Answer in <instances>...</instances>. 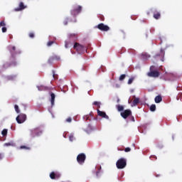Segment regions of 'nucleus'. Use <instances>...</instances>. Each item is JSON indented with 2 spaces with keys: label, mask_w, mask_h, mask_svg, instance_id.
Here are the masks:
<instances>
[{
  "label": "nucleus",
  "mask_w": 182,
  "mask_h": 182,
  "mask_svg": "<svg viewBox=\"0 0 182 182\" xmlns=\"http://www.w3.org/2000/svg\"><path fill=\"white\" fill-rule=\"evenodd\" d=\"M74 49L77 52V53H85L87 52V48L79 43H75L73 46Z\"/></svg>",
  "instance_id": "nucleus-1"
},
{
  "label": "nucleus",
  "mask_w": 182,
  "mask_h": 182,
  "mask_svg": "<svg viewBox=\"0 0 182 182\" xmlns=\"http://www.w3.org/2000/svg\"><path fill=\"white\" fill-rule=\"evenodd\" d=\"M42 129L39 127L34 128L30 130V136L31 139H35V137H39L42 135Z\"/></svg>",
  "instance_id": "nucleus-2"
},
{
  "label": "nucleus",
  "mask_w": 182,
  "mask_h": 182,
  "mask_svg": "<svg viewBox=\"0 0 182 182\" xmlns=\"http://www.w3.org/2000/svg\"><path fill=\"white\" fill-rule=\"evenodd\" d=\"M9 50L11 53V57L14 59L16 58V55H21V50L17 49L15 46H10L9 47Z\"/></svg>",
  "instance_id": "nucleus-3"
},
{
  "label": "nucleus",
  "mask_w": 182,
  "mask_h": 182,
  "mask_svg": "<svg viewBox=\"0 0 182 182\" xmlns=\"http://www.w3.org/2000/svg\"><path fill=\"white\" fill-rule=\"evenodd\" d=\"M16 66H18V62H16V59L15 58H12V57H11L9 63H5L3 65L4 69H8V68H15Z\"/></svg>",
  "instance_id": "nucleus-4"
},
{
  "label": "nucleus",
  "mask_w": 182,
  "mask_h": 182,
  "mask_svg": "<svg viewBox=\"0 0 182 182\" xmlns=\"http://www.w3.org/2000/svg\"><path fill=\"white\" fill-rule=\"evenodd\" d=\"M116 166L118 169L122 170L127 166V161L124 158H121L117 161Z\"/></svg>",
  "instance_id": "nucleus-5"
},
{
  "label": "nucleus",
  "mask_w": 182,
  "mask_h": 182,
  "mask_svg": "<svg viewBox=\"0 0 182 182\" xmlns=\"http://www.w3.org/2000/svg\"><path fill=\"white\" fill-rule=\"evenodd\" d=\"M77 161L78 164H85V161H86V154L83 153L79 154L77 156Z\"/></svg>",
  "instance_id": "nucleus-6"
},
{
  "label": "nucleus",
  "mask_w": 182,
  "mask_h": 182,
  "mask_svg": "<svg viewBox=\"0 0 182 182\" xmlns=\"http://www.w3.org/2000/svg\"><path fill=\"white\" fill-rule=\"evenodd\" d=\"M80 12H82V6H75L73 9L71 10V15L76 16V15H79Z\"/></svg>",
  "instance_id": "nucleus-7"
},
{
  "label": "nucleus",
  "mask_w": 182,
  "mask_h": 182,
  "mask_svg": "<svg viewBox=\"0 0 182 182\" xmlns=\"http://www.w3.org/2000/svg\"><path fill=\"white\" fill-rule=\"evenodd\" d=\"M16 120L18 124H22L26 120V114H20L18 116L16 117Z\"/></svg>",
  "instance_id": "nucleus-8"
},
{
  "label": "nucleus",
  "mask_w": 182,
  "mask_h": 182,
  "mask_svg": "<svg viewBox=\"0 0 182 182\" xmlns=\"http://www.w3.org/2000/svg\"><path fill=\"white\" fill-rule=\"evenodd\" d=\"M97 28L102 32H107V31L110 30V28L108 26L105 25L103 23L98 24Z\"/></svg>",
  "instance_id": "nucleus-9"
},
{
  "label": "nucleus",
  "mask_w": 182,
  "mask_h": 182,
  "mask_svg": "<svg viewBox=\"0 0 182 182\" xmlns=\"http://www.w3.org/2000/svg\"><path fill=\"white\" fill-rule=\"evenodd\" d=\"M165 52H164V50H163V48H161L160 50V53H157L154 55V58L155 59H157V58H161V62H164V55H165Z\"/></svg>",
  "instance_id": "nucleus-10"
},
{
  "label": "nucleus",
  "mask_w": 182,
  "mask_h": 182,
  "mask_svg": "<svg viewBox=\"0 0 182 182\" xmlns=\"http://www.w3.org/2000/svg\"><path fill=\"white\" fill-rule=\"evenodd\" d=\"M121 116L123 119H127V117L132 116V110L125 109L124 112H121Z\"/></svg>",
  "instance_id": "nucleus-11"
},
{
  "label": "nucleus",
  "mask_w": 182,
  "mask_h": 182,
  "mask_svg": "<svg viewBox=\"0 0 182 182\" xmlns=\"http://www.w3.org/2000/svg\"><path fill=\"white\" fill-rule=\"evenodd\" d=\"M147 76H149V77H159V76H160V72L155 70V71H149L147 73Z\"/></svg>",
  "instance_id": "nucleus-12"
},
{
  "label": "nucleus",
  "mask_w": 182,
  "mask_h": 182,
  "mask_svg": "<svg viewBox=\"0 0 182 182\" xmlns=\"http://www.w3.org/2000/svg\"><path fill=\"white\" fill-rule=\"evenodd\" d=\"M54 60H60V57H59L58 55H53L49 58L48 62V63H53Z\"/></svg>",
  "instance_id": "nucleus-13"
},
{
  "label": "nucleus",
  "mask_w": 182,
  "mask_h": 182,
  "mask_svg": "<svg viewBox=\"0 0 182 182\" xmlns=\"http://www.w3.org/2000/svg\"><path fill=\"white\" fill-rule=\"evenodd\" d=\"M54 60H60V57H59L58 55H53L49 58L48 62V63H53Z\"/></svg>",
  "instance_id": "nucleus-14"
},
{
  "label": "nucleus",
  "mask_w": 182,
  "mask_h": 182,
  "mask_svg": "<svg viewBox=\"0 0 182 182\" xmlns=\"http://www.w3.org/2000/svg\"><path fill=\"white\" fill-rule=\"evenodd\" d=\"M54 60H60V57H59L58 55H53L49 58L48 62V63H53Z\"/></svg>",
  "instance_id": "nucleus-15"
},
{
  "label": "nucleus",
  "mask_w": 182,
  "mask_h": 182,
  "mask_svg": "<svg viewBox=\"0 0 182 182\" xmlns=\"http://www.w3.org/2000/svg\"><path fill=\"white\" fill-rule=\"evenodd\" d=\"M54 60H60V57H59L58 55H53L49 58L48 62V63H53Z\"/></svg>",
  "instance_id": "nucleus-16"
},
{
  "label": "nucleus",
  "mask_w": 182,
  "mask_h": 182,
  "mask_svg": "<svg viewBox=\"0 0 182 182\" xmlns=\"http://www.w3.org/2000/svg\"><path fill=\"white\" fill-rule=\"evenodd\" d=\"M97 114L100 117H103L104 119H109V116H107V114H106V112H105L103 111H100V110L97 109Z\"/></svg>",
  "instance_id": "nucleus-17"
},
{
  "label": "nucleus",
  "mask_w": 182,
  "mask_h": 182,
  "mask_svg": "<svg viewBox=\"0 0 182 182\" xmlns=\"http://www.w3.org/2000/svg\"><path fill=\"white\" fill-rule=\"evenodd\" d=\"M68 38L70 41H73L74 42H76L77 41V33H70L68 36Z\"/></svg>",
  "instance_id": "nucleus-18"
},
{
  "label": "nucleus",
  "mask_w": 182,
  "mask_h": 182,
  "mask_svg": "<svg viewBox=\"0 0 182 182\" xmlns=\"http://www.w3.org/2000/svg\"><path fill=\"white\" fill-rule=\"evenodd\" d=\"M59 177H60V174L59 173H55V172H51L50 173V178H51V180H55V178H59Z\"/></svg>",
  "instance_id": "nucleus-19"
},
{
  "label": "nucleus",
  "mask_w": 182,
  "mask_h": 182,
  "mask_svg": "<svg viewBox=\"0 0 182 182\" xmlns=\"http://www.w3.org/2000/svg\"><path fill=\"white\" fill-rule=\"evenodd\" d=\"M50 97H51L50 99L51 107H53V106H55V99L56 96L53 92H50Z\"/></svg>",
  "instance_id": "nucleus-20"
},
{
  "label": "nucleus",
  "mask_w": 182,
  "mask_h": 182,
  "mask_svg": "<svg viewBox=\"0 0 182 182\" xmlns=\"http://www.w3.org/2000/svg\"><path fill=\"white\" fill-rule=\"evenodd\" d=\"M25 8H26V6L23 5V2H20L19 7L15 9V11L16 12H19V11H23V9H25Z\"/></svg>",
  "instance_id": "nucleus-21"
},
{
  "label": "nucleus",
  "mask_w": 182,
  "mask_h": 182,
  "mask_svg": "<svg viewBox=\"0 0 182 182\" xmlns=\"http://www.w3.org/2000/svg\"><path fill=\"white\" fill-rule=\"evenodd\" d=\"M134 100L132 102L133 106H137L138 103H140V98L136 97V96H133Z\"/></svg>",
  "instance_id": "nucleus-22"
},
{
  "label": "nucleus",
  "mask_w": 182,
  "mask_h": 182,
  "mask_svg": "<svg viewBox=\"0 0 182 182\" xmlns=\"http://www.w3.org/2000/svg\"><path fill=\"white\" fill-rule=\"evenodd\" d=\"M141 58H142V59H144V60H147V59H149L150 55L147 54L146 53H143L141 54Z\"/></svg>",
  "instance_id": "nucleus-23"
},
{
  "label": "nucleus",
  "mask_w": 182,
  "mask_h": 182,
  "mask_svg": "<svg viewBox=\"0 0 182 182\" xmlns=\"http://www.w3.org/2000/svg\"><path fill=\"white\" fill-rule=\"evenodd\" d=\"M116 107L118 112H123L124 110V107L123 105H116Z\"/></svg>",
  "instance_id": "nucleus-24"
},
{
  "label": "nucleus",
  "mask_w": 182,
  "mask_h": 182,
  "mask_svg": "<svg viewBox=\"0 0 182 182\" xmlns=\"http://www.w3.org/2000/svg\"><path fill=\"white\" fill-rule=\"evenodd\" d=\"M163 100V98L160 95H158L155 97V102L160 103Z\"/></svg>",
  "instance_id": "nucleus-25"
},
{
  "label": "nucleus",
  "mask_w": 182,
  "mask_h": 182,
  "mask_svg": "<svg viewBox=\"0 0 182 182\" xmlns=\"http://www.w3.org/2000/svg\"><path fill=\"white\" fill-rule=\"evenodd\" d=\"M20 150H31V147L25 145H22L19 147Z\"/></svg>",
  "instance_id": "nucleus-26"
},
{
  "label": "nucleus",
  "mask_w": 182,
  "mask_h": 182,
  "mask_svg": "<svg viewBox=\"0 0 182 182\" xmlns=\"http://www.w3.org/2000/svg\"><path fill=\"white\" fill-rule=\"evenodd\" d=\"M161 14L159 12H155L154 13V19H160Z\"/></svg>",
  "instance_id": "nucleus-27"
},
{
  "label": "nucleus",
  "mask_w": 182,
  "mask_h": 182,
  "mask_svg": "<svg viewBox=\"0 0 182 182\" xmlns=\"http://www.w3.org/2000/svg\"><path fill=\"white\" fill-rule=\"evenodd\" d=\"M38 90H49V87L41 85L38 87Z\"/></svg>",
  "instance_id": "nucleus-28"
},
{
  "label": "nucleus",
  "mask_w": 182,
  "mask_h": 182,
  "mask_svg": "<svg viewBox=\"0 0 182 182\" xmlns=\"http://www.w3.org/2000/svg\"><path fill=\"white\" fill-rule=\"evenodd\" d=\"M1 134L4 137H5V136L8 134V129H3L1 132Z\"/></svg>",
  "instance_id": "nucleus-29"
},
{
  "label": "nucleus",
  "mask_w": 182,
  "mask_h": 182,
  "mask_svg": "<svg viewBox=\"0 0 182 182\" xmlns=\"http://www.w3.org/2000/svg\"><path fill=\"white\" fill-rule=\"evenodd\" d=\"M151 112H156V105H151L150 107Z\"/></svg>",
  "instance_id": "nucleus-30"
},
{
  "label": "nucleus",
  "mask_w": 182,
  "mask_h": 182,
  "mask_svg": "<svg viewBox=\"0 0 182 182\" xmlns=\"http://www.w3.org/2000/svg\"><path fill=\"white\" fill-rule=\"evenodd\" d=\"M126 78V75H124V74H122V75H120V77H119V80H124V79Z\"/></svg>",
  "instance_id": "nucleus-31"
},
{
  "label": "nucleus",
  "mask_w": 182,
  "mask_h": 182,
  "mask_svg": "<svg viewBox=\"0 0 182 182\" xmlns=\"http://www.w3.org/2000/svg\"><path fill=\"white\" fill-rule=\"evenodd\" d=\"M14 109H15L16 113H19L20 112L19 107L17 105H14Z\"/></svg>",
  "instance_id": "nucleus-32"
},
{
  "label": "nucleus",
  "mask_w": 182,
  "mask_h": 182,
  "mask_svg": "<svg viewBox=\"0 0 182 182\" xmlns=\"http://www.w3.org/2000/svg\"><path fill=\"white\" fill-rule=\"evenodd\" d=\"M134 80V78H133V77L129 78L128 80V85H132L133 83Z\"/></svg>",
  "instance_id": "nucleus-33"
},
{
  "label": "nucleus",
  "mask_w": 182,
  "mask_h": 182,
  "mask_svg": "<svg viewBox=\"0 0 182 182\" xmlns=\"http://www.w3.org/2000/svg\"><path fill=\"white\" fill-rule=\"evenodd\" d=\"M69 140L70 141H73V140H75V136H73V134L70 135Z\"/></svg>",
  "instance_id": "nucleus-34"
},
{
  "label": "nucleus",
  "mask_w": 182,
  "mask_h": 182,
  "mask_svg": "<svg viewBox=\"0 0 182 182\" xmlns=\"http://www.w3.org/2000/svg\"><path fill=\"white\" fill-rule=\"evenodd\" d=\"M65 122H67V123H72V117H69L65 119Z\"/></svg>",
  "instance_id": "nucleus-35"
},
{
  "label": "nucleus",
  "mask_w": 182,
  "mask_h": 182,
  "mask_svg": "<svg viewBox=\"0 0 182 182\" xmlns=\"http://www.w3.org/2000/svg\"><path fill=\"white\" fill-rule=\"evenodd\" d=\"M53 43H55L54 41H48L47 43V46H52L53 45Z\"/></svg>",
  "instance_id": "nucleus-36"
},
{
  "label": "nucleus",
  "mask_w": 182,
  "mask_h": 182,
  "mask_svg": "<svg viewBox=\"0 0 182 182\" xmlns=\"http://www.w3.org/2000/svg\"><path fill=\"white\" fill-rule=\"evenodd\" d=\"M0 26H6V23H5L4 21L0 22Z\"/></svg>",
  "instance_id": "nucleus-37"
},
{
  "label": "nucleus",
  "mask_w": 182,
  "mask_h": 182,
  "mask_svg": "<svg viewBox=\"0 0 182 182\" xmlns=\"http://www.w3.org/2000/svg\"><path fill=\"white\" fill-rule=\"evenodd\" d=\"M155 70H156V67L154 65H151L150 67V72L155 71Z\"/></svg>",
  "instance_id": "nucleus-38"
},
{
  "label": "nucleus",
  "mask_w": 182,
  "mask_h": 182,
  "mask_svg": "<svg viewBox=\"0 0 182 182\" xmlns=\"http://www.w3.org/2000/svg\"><path fill=\"white\" fill-rule=\"evenodd\" d=\"M129 120H130V122H135L134 117L131 115L130 117H129Z\"/></svg>",
  "instance_id": "nucleus-39"
},
{
  "label": "nucleus",
  "mask_w": 182,
  "mask_h": 182,
  "mask_svg": "<svg viewBox=\"0 0 182 182\" xmlns=\"http://www.w3.org/2000/svg\"><path fill=\"white\" fill-rule=\"evenodd\" d=\"M124 151L126 153H129V151H132V149H130L129 147H127L125 148Z\"/></svg>",
  "instance_id": "nucleus-40"
},
{
  "label": "nucleus",
  "mask_w": 182,
  "mask_h": 182,
  "mask_svg": "<svg viewBox=\"0 0 182 182\" xmlns=\"http://www.w3.org/2000/svg\"><path fill=\"white\" fill-rule=\"evenodd\" d=\"M4 146H14V144L11 143V142H8V143H5Z\"/></svg>",
  "instance_id": "nucleus-41"
},
{
  "label": "nucleus",
  "mask_w": 182,
  "mask_h": 182,
  "mask_svg": "<svg viewBox=\"0 0 182 182\" xmlns=\"http://www.w3.org/2000/svg\"><path fill=\"white\" fill-rule=\"evenodd\" d=\"M28 36H29L30 38H35V34H34L33 33H30L28 34Z\"/></svg>",
  "instance_id": "nucleus-42"
},
{
  "label": "nucleus",
  "mask_w": 182,
  "mask_h": 182,
  "mask_svg": "<svg viewBox=\"0 0 182 182\" xmlns=\"http://www.w3.org/2000/svg\"><path fill=\"white\" fill-rule=\"evenodd\" d=\"M68 22H69V18H65V20L64 21L63 23H64V25H68Z\"/></svg>",
  "instance_id": "nucleus-43"
},
{
  "label": "nucleus",
  "mask_w": 182,
  "mask_h": 182,
  "mask_svg": "<svg viewBox=\"0 0 182 182\" xmlns=\"http://www.w3.org/2000/svg\"><path fill=\"white\" fill-rule=\"evenodd\" d=\"M93 105H94L95 106H99V105H100V102H97V101H95V102H94Z\"/></svg>",
  "instance_id": "nucleus-44"
},
{
  "label": "nucleus",
  "mask_w": 182,
  "mask_h": 182,
  "mask_svg": "<svg viewBox=\"0 0 182 182\" xmlns=\"http://www.w3.org/2000/svg\"><path fill=\"white\" fill-rule=\"evenodd\" d=\"M83 119H84L85 121L89 120V115H85V116L83 117Z\"/></svg>",
  "instance_id": "nucleus-45"
},
{
  "label": "nucleus",
  "mask_w": 182,
  "mask_h": 182,
  "mask_svg": "<svg viewBox=\"0 0 182 182\" xmlns=\"http://www.w3.org/2000/svg\"><path fill=\"white\" fill-rule=\"evenodd\" d=\"M1 31H2L3 33H5V32H6V31H7L6 27H3L1 28Z\"/></svg>",
  "instance_id": "nucleus-46"
},
{
  "label": "nucleus",
  "mask_w": 182,
  "mask_h": 182,
  "mask_svg": "<svg viewBox=\"0 0 182 182\" xmlns=\"http://www.w3.org/2000/svg\"><path fill=\"white\" fill-rule=\"evenodd\" d=\"M100 21H105V16H101L100 17Z\"/></svg>",
  "instance_id": "nucleus-47"
},
{
  "label": "nucleus",
  "mask_w": 182,
  "mask_h": 182,
  "mask_svg": "<svg viewBox=\"0 0 182 182\" xmlns=\"http://www.w3.org/2000/svg\"><path fill=\"white\" fill-rule=\"evenodd\" d=\"M4 159V154H0V160H2Z\"/></svg>",
  "instance_id": "nucleus-48"
},
{
  "label": "nucleus",
  "mask_w": 182,
  "mask_h": 182,
  "mask_svg": "<svg viewBox=\"0 0 182 182\" xmlns=\"http://www.w3.org/2000/svg\"><path fill=\"white\" fill-rule=\"evenodd\" d=\"M52 73H53V78L56 79V77H55V70H53Z\"/></svg>",
  "instance_id": "nucleus-49"
},
{
  "label": "nucleus",
  "mask_w": 182,
  "mask_h": 182,
  "mask_svg": "<svg viewBox=\"0 0 182 182\" xmlns=\"http://www.w3.org/2000/svg\"><path fill=\"white\" fill-rule=\"evenodd\" d=\"M65 46L66 48H69V46H68L67 42H65Z\"/></svg>",
  "instance_id": "nucleus-50"
},
{
  "label": "nucleus",
  "mask_w": 182,
  "mask_h": 182,
  "mask_svg": "<svg viewBox=\"0 0 182 182\" xmlns=\"http://www.w3.org/2000/svg\"><path fill=\"white\" fill-rule=\"evenodd\" d=\"M96 176H97V177H99V171L96 172Z\"/></svg>",
  "instance_id": "nucleus-51"
},
{
  "label": "nucleus",
  "mask_w": 182,
  "mask_h": 182,
  "mask_svg": "<svg viewBox=\"0 0 182 182\" xmlns=\"http://www.w3.org/2000/svg\"><path fill=\"white\" fill-rule=\"evenodd\" d=\"M119 102H120V99L118 98V99L117 100V103H119Z\"/></svg>",
  "instance_id": "nucleus-52"
}]
</instances>
